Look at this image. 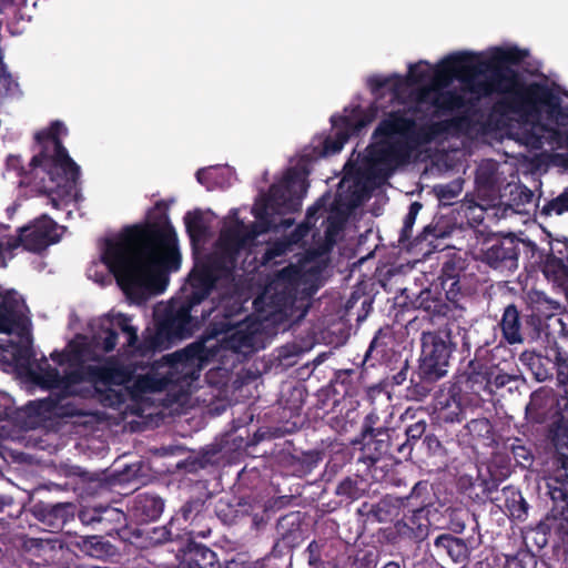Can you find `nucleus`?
Listing matches in <instances>:
<instances>
[{"instance_id": "1", "label": "nucleus", "mask_w": 568, "mask_h": 568, "mask_svg": "<svg viewBox=\"0 0 568 568\" xmlns=\"http://www.w3.org/2000/svg\"><path fill=\"white\" fill-rule=\"evenodd\" d=\"M223 268L221 258L207 260L195 264L187 277L184 297L172 298L165 306L154 311V328L146 327L139 337V328L132 324V316L124 313H110L100 318L93 334L94 343L103 352L110 353L119 344L122 334L125 342L119 354L126 357L151 358L159 352L171 348L174 344L191 337L213 310L197 307L211 295Z\"/></svg>"}, {"instance_id": "2", "label": "nucleus", "mask_w": 568, "mask_h": 568, "mask_svg": "<svg viewBox=\"0 0 568 568\" xmlns=\"http://www.w3.org/2000/svg\"><path fill=\"white\" fill-rule=\"evenodd\" d=\"M168 209L160 200L149 211L148 221L128 225L116 239L105 240L102 262L132 303L141 304L162 293L168 273L181 265L178 235Z\"/></svg>"}, {"instance_id": "3", "label": "nucleus", "mask_w": 568, "mask_h": 568, "mask_svg": "<svg viewBox=\"0 0 568 568\" xmlns=\"http://www.w3.org/2000/svg\"><path fill=\"white\" fill-rule=\"evenodd\" d=\"M307 186L306 172L290 168L282 180L273 183L268 193L254 204L255 222L246 225L239 217L237 209H232L233 224L223 227L219 237L222 255L234 265L241 251L251 248L258 235L276 230L283 223L282 215L301 209Z\"/></svg>"}, {"instance_id": "4", "label": "nucleus", "mask_w": 568, "mask_h": 568, "mask_svg": "<svg viewBox=\"0 0 568 568\" xmlns=\"http://www.w3.org/2000/svg\"><path fill=\"white\" fill-rule=\"evenodd\" d=\"M68 134L63 122L55 120L36 133L39 152L32 156L29 169L22 164L20 155H9L7 168L22 178L26 184L36 183L40 193L47 194L53 207L71 197L80 178V166L71 159L61 140Z\"/></svg>"}, {"instance_id": "5", "label": "nucleus", "mask_w": 568, "mask_h": 568, "mask_svg": "<svg viewBox=\"0 0 568 568\" xmlns=\"http://www.w3.org/2000/svg\"><path fill=\"white\" fill-rule=\"evenodd\" d=\"M529 55L518 47L495 48L487 59L471 52H455L440 60L432 69V83L436 88L448 87L458 79L465 91L478 98L493 94L504 97L513 65H519Z\"/></svg>"}, {"instance_id": "6", "label": "nucleus", "mask_w": 568, "mask_h": 568, "mask_svg": "<svg viewBox=\"0 0 568 568\" xmlns=\"http://www.w3.org/2000/svg\"><path fill=\"white\" fill-rule=\"evenodd\" d=\"M506 92L493 105V112L500 116L518 115L524 120H538L546 113L548 120L559 128L568 126V104L546 83L527 82L524 77L513 70Z\"/></svg>"}, {"instance_id": "7", "label": "nucleus", "mask_w": 568, "mask_h": 568, "mask_svg": "<svg viewBox=\"0 0 568 568\" xmlns=\"http://www.w3.org/2000/svg\"><path fill=\"white\" fill-rule=\"evenodd\" d=\"M133 374L134 369L130 365H124L116 357L111 356L100 365L81 364L69 374V379L73 383L89 382L99 392L101 386L105 387L106 395L103 400L109 406H115L124 402V396L121 392L112 389L111 386H122L129 383Z\"/></svg>"}, {"instance_id": "8", "label": "nucleus", "mask_w": 568, "mask_h": 568, "mask_svg": "<svg viewBox=\"0 0 568 568\" xmlns=\"http://www.w3.org/2000/svg\"><path fill=\"white\" fill-rule=\"evenodd\" d=\"M456 348L454 329L449 325L433 331H423L418 358V367L422 368L423 376L428 379L445 377Z\"/></svg>"}, {"instance_id": "9", "label": "nucleus", "mask_w": 568, "mask_h": 568, "mask_svg": "<svg viewBox=\"0 0 568 568\" xmlns=\"http://www.w3.org/2000/svg\"><path fill=\"white\" fill-rule=\"evenodd\" d=\"M520 244L529 247L532 253L538 251L532 241H524L513 234L490 236L483 241L478 261L501 274H513L519 266Z\"/></svg>"}, {"instance_id": "10", "label": "nucleus", "mask_w": 568, "mask_h": 568, "mask_svg": "<svg viewBox=\"0 0 568 568\" xmlns=\"http://www.w3.org/2000/svg\"><path fill=\"white\" fill-rule=\"evenodd\" d=\"M211 493L191 495L174 514L173 519L182 528L185 537L206 538L215 523L211 509Z\"/></svg>"}, {"instance_id": "11", "label": "nucleus", "mask_w": 568, "mask_h": 568, "mask_svg": "<svg viewBox=\"0 0 568 568\" xmlns=\"http://www.w3.org/2000/svg\"><path fill=\"white\" fill-rule=\"evenodd\" d=\"M432 490L433 486L427 480H419L413 486L407 496L395 499L385 497L374 505L364 503L358 511L379 523L389 520L392 517L390 507L396 506L412 507L413 509H422L424 513L432 514V508L434 507V494Z\"/></svg>"}, {"instance_id": "12", "label": "nucleus", "mask_w": 568, "mask_h": 568, "mask_svg": "<svg viewBox=\"0 0 568 568\" xmlns=\"http://www.w3.org/2000/svg\"><path fill=\"white\" fill-rule=\"evenodd\" d=\"M515 379L516 375L506 372L493 358H478L476 355L468 364L466 387L478 396H493Z\"/></svg>"}, {"instance_id": "13", "label": "nucleus", "mask_w": 568, "mask_h": 568, "mask_svg": "<svg viewBox=\"0 0 568 568\" xmlns=\"http://www.w3.org/2000/svg\"><path fill=\"white\" fill-rule=\"evenodd\" d=\"M386 138L395 142H406L414 150L422 142L429 140L409 109H398L385 114L373 132V139Z\"/></svg>"}, {"instance_id": "14", "label": "nucleus", "mask_w": 568, "mask_h": 568, "mask_svg": "<svg viewBox=\"0 0 568 568\" xmlns=\"http://www.w3.org/2000/svg\"><path fill=\"white\" fill-rule=\"evenodd\" d=\"M57 230V222L48 214H42L29 224L18 229V235L8 239L7 250L13 251L22 246L26 251L40 253L59 242L60 235Z\"/></svg>"}, {"instance_id": "15", "label": "nucleus", "mask_w": 568, "mask_h": 568, "mask_svg": "<svg viewBox=\"0 0 568 568\" xmlns=\"http://www.w3.org/2000/svg\"><path fill=\"white\" fill-rule=\"evenodd\" d=\"M375 118V110H364L359 105L353 108L347 115H333L331 122L336 130L335 136H327L323 142L325 154L338 153L347 140L358 135Z\"/></svg>"}, {"instance_id": "16", "label": "nucleus", "mask_w": 568, "mask_h": 568, "mask_svg": "<svg viewBox=\"0 0 568 568\" xmlns=\"http://www.w3.org/2000/svg\"><path fill=\"white\" fill-rule=\"evenodd\" d=\"M432 83V65L424 60L409 64L406 78L398 74L390 77L373 75L368 79V87L374 95H379L384 90H388L394 99L399 98L405 83L415 85Z\"/></svg>"}, {"instance_id": "17", "label": "nucleus", "mask_w": 568, "mask_h": 568, "mask_svg": "<svg viewBox=\"0 0 568 568\" xmlns=\"http://www.w3.org/2000/svg\"><path fill=\"white\" fill-rule=\"evenodd\" d=\"M30 513L43 530L59 532L68 523L74 519L77 505L72 501L50 503L39 500L31 506Z\"/></svg>"}, {"instance_id": "18", "label": "nucleus", "mask_w": 568, "mask_h": 568, "mask_svg": "<svg viewBox=\"0 0 568 568\" xmlns=\"http://www.w3.org/2000/svg\"><path fill=\"white\" fill-rule=\"evenodd\" d=\"M366 151L367 163L372 168L384 166L392 169L407 161L412 153V146L406 142H395L386 138L373 139Z\"/></svg>"}, {"instance_id": "19", "label": "nucleus", "mask_w": 568, "mask_h": 568, "mask_svg": "<svg viewBox=\"0 0 568 568\" xmlns=\"http://www.w3.org/2000/svg\"><path fill=\"white\" fill-rule=\"evenodd\" d=\"M549 246L548 253L540 252L541 271L548 280L568 288V237H551Z\"/></svg>"}, {"instance_id": "20", "label": "nucleus", "mask_w": 568, "mask_h": 568, "mask_svg": "<svg viewBox=\"0 0 568 568\" xmlns=\"http://www.w3.org/2000/svg\"><path fill=\"white\" fill-rule=\"evenodd\" d=\"M392 433H394V429L378 432L367 438H361L363 446L359 459L368 467H375L387 455L398 458L395 452L397 438H393Z\"/></svg>"}, {"instance_id": "21", "label": "nucleus", "mask_w": 568, "mask_h": 568, "mask_svg": "<svg viewBox=\"0 0 568 568\" xmlns=\"http://www.w3.org/2000/svg\"><path fill=\"white\" fill-rule=\"evenodd\" d=\"M163 510L164 500L152 493H139L128 503V516L141 525L158 520Z\"/></svg>"}, {"instance_id": "22", "label": "nucleus", "mask_w": 568, "mask_h": 568, "mask_svg": "<svg viewBox=\"0 0 568 568\" xmlns=\"http://www.w3.org/2000/svg\"><path fill=\"white\" fill-rule=\"evenodd\" d=\"M192 538L187 537L186 544L176 549L179 568H215L219 565L216 554Z\"/></svg>"}, {"instance_id": "23", "label": "nucleus", "mask_w": 568, "mask_h": 568, "mask_svg": "<svg viewBox=\"0 0 568 568\" xmlns=\"http://www.w3.org/2000/svg\"><path fill=\"white\" fill-rule=\"evenodd\" d=\"M559 399L557 394L547 387H539L530 395L529 403L526 406V415L535 423H545L550 417H557L556 410L559 409Z\"/></svg>"}, {"instance_id": "24", "label": "nucleus", "mask_w": 568, "mask_h": 568, "mask_svg": "<svg viewBox=\"0 0 568 568\" xmlns=\"http://www.w3.org/2000/svg\"><path fill=\"white\" fill-rule=\"evenodd\" d=\"M470 550L467 542L452 534L438 535L433 542L432 557L436 560H452L454 564L465 565L469 559Z\"/></svg>"}, {"instance_id": "25", "label": "nucleus", "mask_w": 568, "mask_h": 568, "mask_svg": "<svg viewBox=\"0 0 568 568\" xmlns=\"http://www.w3.org/2000/svg\"><path fill=\"white\" fill-rule=\"evenodd\" d=\"M305 515L301 511H290L281 516L276 523L277 545L295 548L304 539Z\"/></svg>"}, {"instance_id": "26", "label": "nucleus", "mask_w": 568, "mask_h": 568, "mask_svg": "<svg viewBox=\"0 0 568 568\" xmlns=\"http://www.w3.org/2000/svg\"><path fill=\"white\" fill-rule=\"evenodd\" d=\"M429 515L422 509H408V514L394 524L396 535L416 542L424 540L429 531Z\"/></svg>"}, {"instance_id": "27", "label": "nucleus", "mask_w": 568, "mask_h": 568, "mask_svg": "<svg viewBox=\"0 0 568 568\" xmlns=\"http://www.w3.org/2000/svg\"><path fill=\"white\" fill-rule=\"evenodd\" d=\"M555 415L558 416L549 427V438L556 449L559 464L556 475L568 474V417L558 410Z\"/></svg>"}, {"instance_id": "28", "label": "nucleus", "mask_w": 568, "mask_h": 568, "mask_svg": "<svg viewBox=\"0 0 568 568\" xmlns=\"http://www.w3.org/2000/svg\"><path fill=\"white\" fill-rule=\"evenodd\" d=\"M503 339L509 345L523 344L525 342L523 316L515 304H508L501 314L498 323Z\"/></svg>"}, {"instance_id": "29", "label": "nucleus", "mask_w": 568, "mask_h": 568, "mask_svg": "<svg viewBox=\"0 0 568 568\" xmlns=\"http://www.w3.org/2000/svg\"><path fill=\"white\" fill-rule=\"evenodd\" d=\"M74 547L83 555L94 559L108 560L118 555V547L102 536H80Z\"/></svg>"}, {"instance_id": "30", "label": "nucleus", "mask_w": 568, "mask_h": 568, "mask_svg": "<svg viewBox=\"0 0 568 568\" xmlns=\"http://www.w3.org/2000/svg\"><path fill=\"white\" fill-rule=\"evenodd\" d=\"M323 458V450L310 449L300 455L290 454L284 458V466L292 476L302 478L317 468Z\"/></svg>"}, {"instance_id": "31", "label": "nucleus", "mask_w": 568, "mask_h": 568, "mask_svg": "<svg viewBox=\"0 0 568 568\" xmlns=\"http://www.w3.org/2000/svg\"><path fill=\"white\" fill-rule=\"evenodd\" d=\"M338 541L329 539L313 540L306 548L307 562L311 568H332L335 559V546Z\"/></svg>"}, {"instance_id": "32", "label": "nucleus", "mask_w": 568, "mask_h": 568, "mask_svg": "<svg viewBox=\"0 0 568 568\" xmlns=\"http://www.w3.org/2000/svg\"><path fill=\"white\" fill-rule=\"evenodd\" d=\"M436 418L440 427L460 424L466 418V407L460 395H450L438 402Z\"/></svg>"}, {"instance_id": "33", "label": "nucleus", "mask_w": 568, "mask_h": 568, "mask_svg": "<svg viewBox=\"0 0 568 568\" xmlns=\"http://www.w3.org/2000/svg\"><path fill=\"white\" fill-rule=\"evenodd\" d=\"M504 499V511L513 520L525 521L528 518L529 505L523 497L521 491L508 485L501 489Z\"/></svg>"}, {"instance_id": "34", "label": "nucleus", "mask_w": 568, "mask_h": 568, "mask_svg": "<svg viewBox=\"0 0 568 568\" xmlns=\"http://www.w3.org/2000/svg\"><path fill=\"white\" fill-rule=\"evenodd\" d=\"M20 297L14 291L0 292V333L10 334L18 324Z\"/></svg>"}, {"instance_id": "35", "label": "nucleus", "mask_w": 568, "mask_h": 568, "mask_svg": "<svg viewBox=\"0 0 568 568\" xmlns=\"http://www.w3.org/2000/svg\"><path fill=\"white\" fill-rule=\"evenodd\" d=\"M468 101L456 90H444L437 88L432 97L430 105L436 109L437 115L449 114L456 110L466 108Z\"/></svg>"}, {"instance_id": "36", "label": "nucleus", "mask_w": 568, "mask_h": 568, "mask_svg": "<svg viewBox=\"0 0 568 568\" xmlns=\"http://www.w3.org/2000/svg\"><path fill=\"white\" fill-rule=\"evenodd\" d=\"M426 429L425 419L416 420L405 427V440L396 443L395 452L398 458H410L414 447L427 435Z\"/></svg>"}, {"instance_id": "37", "label": "nucleus", "mask_w": 568, "mask_h": 568, "mask_svg": "<svg viewBox=\"0 0 568 568\" xmlns=\"http://www.w3.org/2000/svg\"><path fill=\"white\" fill-rule=\"evenodd\" d=\"M520 120L527 124L529 123V126H523L520 129V132H518V141H520L524 145L538 150L544 146V133H547L549 135V129H554L552 126H549L547 124H544L540 122V119L535 120L532 118L528 120H524L520 118Z\"/></svg>"}, {"instance_id": "38", "label": "nucleus", "mask_w": 568, "mask_h": 568, "mask_svg": "<svg viewBox=\"0 0 568 568\" xmlns=\"http://www.w3.org/2000/svg\"><path fill=\"white\" fill-rule=\"evenodd\" d=\"M519 361L531 372L537 382H545L552 377L554 366L549 358L535 352L525 351L520 354Z\"/></svg>"}, {"instance_id": "39", "label": "nucleus", "mask_w": 568, "mask_h": 568, "mask_svg": "<svg viewBox=\"0 0 568 568\" xmlns=\"http://www.w3.org/2000/svg\"><path fill=\"white\" fill-rule=\"evenodd\" d=\"M466 307L463 305L462 300L449 301L447 314H444L443 317L447 318V323L445 325H449L453 329L456 324L457 334L462 335L463 347L469 352L470 342L467 336V329L462 326V324L466 323L465 320Z\"/></svg>"}, {"instance_id": "40", "label": "nucleus", "mask_w": 568, "mask_h": 568, "mask_svg": "<svg viewBox=\"0 0 568 568\" xmlns=\"http://www.w3.org/2000/svg\"><path fill=\"white\" fill-rule=\"evenodd\" d=\"M184 537L182 528L176 524L173 517L165 526L153 527L148 531L149 545L151 546L173 541L182 544Z\"/></svg>"}, {"instance_id": "41", "label": "nucleus", "mask_w": 568, "mask_h": 568, "mask_svg": "<svg viewBox=\"0 0 568 568\" xmlns=\"http://www.w3.org/2000/svg\"><path fill=\"white\" fill-rule=\"evenodd\" d=\"M30 376L32 382L43 389L60 388L63 385V377L45 358L38 365V372H32Z\"/></svg>"}, {"instance_id": "42", "label": "nucleus", "mask_w": 568, "mask_h": 568, "mask_svg": "<svg viewBox=\"0 0 568 568\" xmlns=\"http://www.w3.org/2000/svg\"><path fill=\"white\" fill-rule=\"evenodd\" d=\"M366 480L359 476L345 477L336 486L335 495L348 500L359 499L366 491Z\"/></svg>"}, {"instance_id": "43", "label": "nucleus", "mask_w": 568, "mask_h": 568, "mask_svg": "<svg viewBox=\"0 0 568 568\" xmlns=\"http://www.w3.org/2000/svg\"><path fill=\"white\" fill-rule=\"evenodd\" d=\"M504 449L514 456L517 465L520 467L528 468L532 465L534 455L531 448L527 446L521 438H507L504 442Z\"/></svg>"}, {"instance_id": "44", "label": "nucleus", "mask_w": 568, "mask_h": 568, "mask_svg": "<svg viewBox=\"0 0 568 568\" xmlns=\"http://www.w3.org/2000/svg\"><path fill=\"white\" fill-rule=\"evenodd\" d=\"M184 224L192 244L204 239L207 234L209 227L204 222L201 210L187 212L184 216Z\"/></svg>"}, {"instance_id": "45", "label": "nucleus", "mask_w": 568, "mask_h": 568, "mask_svg": "<svg viewBox=\"0 0 568 568\" xmlns=\"http://www.w3.org/2000/svg\"><path fill=\"white\" fill-rule=\"evenodd\" d=\"M440 378L428 379L422 374V368L417 367L416 377L412 376L410 385L407 389L408 396L415 400H424L433 390L434 384Z\"/></svg>"}, {"instance_id": "46", "label": "nucleus", "mask_w": 568, "mask_h": 568, "mask_svg": "<svg viewBox=\"0 0 568 568\" xmlns=\"http://www.w3.org/2000/svg\"><path fill=\"white\" fill-rule=\"evenodd\" d=\"M540 215L546 217L568 215V186L551 199L545 200Z\"/></svg>"}, {"instance_id": "47", "label": "nucleus", "mask_w": 568, "mask_h": 568, "mask_svg": "<svg viewBox=\"0 0 568 568\" xmlns=\"http://www.w3.org/2000/svg\"><path fill=\"white\" fill-rule=\"evenodd\" d=\"M464 427L473 439L490 442L494 439V426L486 417L473 418Z\"/></svg>"}, {"instance_id": "48", "label": "nucleus", "mask_w": 568, "mask_h": 568, "mask_svg": "<svg viewBox=\"0 0 568 568\" xmlns=\"http://www.w3.org/2000/svg\"><path fill=\"white\" fill-rule=\"evenodd\" d=\"M222 524L231 526L237 523L239 518L243 516L239 509V505H233L224 498H220L212 510Z\"/></svg>"}, {"instance_id": "49", "label": "nucleus", "mask_w": 568, "mask_h": 568, "mask_svg": "<svg viewBox=\"0 0 568 568\" xmlns=\"http://www.w3.org/2000/svg\"><path fill=\"white\" fill-rule=\"evenodd\" d=\"M100 530H103L105 532H110L112 530L116 529V525L122 524V521L125 519V515L123 511L106 506V507H100Z\"/></svg>"}, {"instance_id": "50", "label": "nucleus", "mask_w": 568, "mask_h": 568, "mask_svg": "<svg viewBox=\"0 0 568 568\" xmlns=\"http://www.w3.org/2000/svg\"><path fill=\"white\" fill-rule=\"evenodd\" d=\"M536 556L525 549H519L515 555H507L505 557L506 568H536Z\"/></svg>"}, {"instance_id": "51", "label": "nucleus", "mask_w": 568, "mask_h": 568, "mask_svg": "<svg viewBox=\"0 0 568 568\" xmlns=\"http://www.w3.org/2000/svg\"><path fill=\"white\" fill-rule=\"evenodd\" d=\"M422 207H423V204L418 201L410 203V205L408 207V212L404 219L403 227L400 230V234H399V239H398L399 243L405 244L406 242L410 241L413 226L415 224L416 217H417L419 211L422 210Z\"/></svg>"}, {"instance_id": "52", "label": "nucleus", "mask_w": 568, "mask_h": 568, "mask_svg": "<svg viewBox=\"0 0 568 568\" xmlns=\"http://www.w3.org/2000/svg\"><path fill=\"white\" fill-rule=\"evenodd\" d=\"M392 430L388 427H385L381 424L379 415L372 410L368 413L363 420L362 428H361V438H367L371 435H375L378 432H387Z\"/></svg>"}, {"instance_id": "53", "label": "nucleus", "mask_w": 568, "mask_h": 568, "mask_svg": "<svg viewBox=\"0 0 568 568\" xmlns=\"http://www.w3.org/2000/svg\"><path fill=\"white\" fill-rule=\"evenodd\" d=\"M469 124H470V116L466 112H464V113L457 114L446 121L433 124L432 130H433V133H439V132L447 131L450 128L455 129V130H460L463 128L469 126Z\"/></svg>"}, {"instance_id": "54", "label": "nucleus", "mask_w": 568, "mask_h": 568, "mask_svg": "<svg viewBox=\"0 0 568 568\" xmlns=\"http://www.w3.org/2000/svg\"><path fill=\"white\" fill-rule=\"evenodd\" d=\"M422 445L425 447L426 453L429 456L440 457V458L447 456L446 447L438 439V437L434 434L425 435V437L423 438Z\"/></svg>"}, {"instance_id": "55", "label": "nucleus", "mask_w": 568, "mask_h": 568, "mask_svg": "<svg viewBox=\"0 0 568 568\" xmlns=\"http://www.w3.org/2000/svg\"><path fill=\"white\" fill-rule=\"evenodd\" d=\"M379 555L376 550H365L357 554L352 561V568H376Z\"/></svg>"}, {"instance_id": "56", "label": "nucleus", "mask_w": 568, "mask_h": 568, "mask_svg": "<svg viewBox=\"0 0 568 568\" xmlns=\"http://www.w3.org/2000/svg\"><path fill=\"white\" fill-rule=\"evenodd\" d=\"M437 286L445 293L446 300H463L464 293L462 291L460 277H457L452 281H444L439 283Z\"/></svg>"}, {"instance_id": "57", "label": "nucleus", "mask_w": 568, "mask_h": 568, "mask_svg": "<svg viewBox=\"0 0 568 568\" xmlns=\"http://www.w3.org/2000/svg\"><path fill=\"white\" fill-rule=\"evenodd\" d=\"M75 515L83 525L100 528V507H84L79 511L77 510Z\"/></svg>"}, {"instance_id": "58", "label": "nucleus", "mask_w": 568, "mask_h": 568, "mask_svg": "<svg viewBox=\"0 0 568 568\" xmlns=\"http://www.w3.org/2000/svg\"><path fill=\"white\" fill-rule=\"evenodd\" d=\"M408 371H409L408 359L407 358L402 359L399 357L398 371L395 374L388 375L386 378L392 386L403 385L404 382L407 379Z\"/></svg>"}, {"instance_id": "59", "label": "nucleus", "mask_w": 568, "mask_h": 568, "mask_svg": "<svg viewBox=\"0 0 568 568\" xmlns=\"http://www.w3.org/2000/svg\"><path fill=\"white\" fill-rule=\"evenodd\" d=\"M449 300L442 295V292H438L437 297L434 300L433 304H428V314L437 317H443L444 314H447Z\"/></svg>"}, {"instance_id": "60", "label": "nucleus", "mask_w": 568, "mask_h": 568, "mask_svg": "<svg viewBox=\"0 0 568 568\" xmlns=\"http://www.w3.org/2000/svg\"><path fill=\"white\" fill-rule=\"evenodd\" d=\"M437 284L435 285V290L433 288H425L423 290L419 295L416 298V304L418 308L424 310L425 312H428V304H433L434 300L437 297L438 292Z\"/></svg>"}, {"instance_id": "61", "label": "nucleus", "mask_w": 568, "mask_h": 568, "mask_svg": "<svg viewBox=\"0 0 568 568\" xmlns=\"http://www.w3.org/2000/svg\"><path fill=\"white\" fill-rule=\"evenodd\" d=\"M0 87L3 88L6 93H13L19 84L13 79L12 74L8 71L7 67L0 68Z\"/></svg>"}, {"instance_id": "62", "label": "nucleus", "mask_w": 568, "mask_h": 568, "mask_svg": "<svg viewBox=\"0 0 568 568\" xmlns=\"http://www.w3.org/2000/svg\"><path fill=\"white\" fill-rule=\"evenodd\" d=\"M457 277H460V270L456 266V264L454 262L444 263L440 275L438 276V282L442 283L444 281H452Z\"/></svg>"}, {"instance_id": "63", "label": "nucleus", "mask_w": 568, "mask_h": 568, "mask_svg": "<svg viewBox=\"0 0 568 568\" xmlns=\"http://www.w3.org/2000/svg\"><path fill=\"white\" fill-rule=\"evenodd\" d=\"M435 90H437V88L434 87L433 83H430L429 85L419 88L415 93V101L418 104H426V103L430 104L432 97H433V94H435Z\"/></svg>"}, {"instance_id": "64", "label": "nucleus", "mask_w": 568, "mask_h": 568, "mask_svg": "<svg viewBox=\"0 0 568 568\" xmlns=\"http://www.w3.org/2000/svg\"><path fill=\"white\" fill-rule=\"evenodd\" d=\"M557 375L558 382L562 385L565 392L562 399L566 400L565 405L568 406V364L566 362L558 364Z\"/></svg>"}]
</instances>
